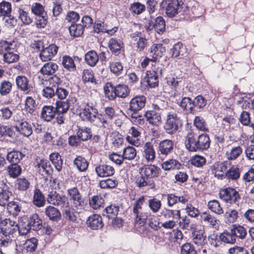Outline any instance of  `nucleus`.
Wrapping results in <instances>:
<instances>
[{
  "label": "nucleus",
  "mask_w": 254,
  "mask_h": 254,
  "mask_svg": "<svg viewBox=\"0 0 254 254\" xmlns=\"http://www.w3.org/2000/svg\"><path fill=\"white\" fill-rule=\"evenodd\" d=\"M210 143L209 137L206 134H201L195 138L192 133H189L186 137L185 146L190 151L206 150L209 147Z\"/></svg>",
  "instance_id": "nucleus-1"
},
{
  "label": "nucleus",
  "mask_w": 254,
  "mask_h": 254,
  "mask_svg": "<svg viewBox=\"0 0 254 254\" xmlns=\"http://www.w3.org/2000/svg\"><path fill=\"white\" fill-rule=\"evenodd\" d=\"M105 96L109 100H114L117 97L126 98L130 90L127 85L124 84H118L114 85L111 82H107L104 87Z\"/></svg>",
  "instance_id": "nucleus-2"
},
{
  "label": "nucleus",
  "mask_w": 254,
  "mask_h": 254,
  "mask_svg": "<svg viewBox=\"0 0 254 254\" xmlns=\"http://www.w3.org/2000/svg\"><path fill=\"white\" fill-rule=\"evenodd\" d=\"M145 197L142 196L138 198L133 205L132 216L135 223L139 226H144L150 216V213L145 211L142 208Z\"/></svg>",
  "instance_id": "nucleus-3"
},
{
  "label": "nucleus",
  "mask_w": 254,
  "mask_h": 254,
  "mask_svg": "<svg viewBox=\"0 0 254 254\" xmlns=\"http://www.w3.org/2000/svg\"><path fill=\"white\" fill-rule=\"evenodd\" d=\"M31 12L35 16V24L38 28H44L47 24L48 15L44 6L40 3L35 2L31 5Z\"/></svg>",
  "instance_id": "nucleus-4"
},
{
  "label": "nucleus",
  "mask_w": 254,
  "mask_h": 254,
  "mask_svg": "<svg viewBox=\"0 0 254 254\" xmlns=\"http://www.w3.org/2000/svg\"><path fill=\"white\" fill-rule=\"evenodd\" d=\"M81 23H72L68 30L71 36L79 37L84 32L85 28L90 27L93 23L92 18L88 15H84L81 19Z\"/></svg>",
  "instance_id": "nucleus-5"
},
{
  "label": "nucleus",
  "mask_w": 254,
  "mask_h": 254,
  "mask_svg": "<svg viewBox=\"0 0 254 254\" xmlns=\"http://www.w3.org/2000/svg\"><path fill=\"white\" fill-rule=\"evenodd\" d=\"M218 195L223 201L230 204H237L241 199L239 192L235 189L230 187L221 189Z\"/></svg>",
  "instance_id": "nucleus-6"
},
{
  "label": "nucleus",
  "mask_w": 254,
  "mask_h": 254,
  "mask_svg": "<svg viewBox=\"0 0 254 254\" xmlns=\"http://www.w3.org/2000/svg\"><path fill=\"white\" fill-rule=\"evenodd\" d=\"M68 197L64 194H60L57 191L52 190L47 196L48 203L53 206H58L61 209L68 204Z\"/></svg>",
  "instance_id": "nucleus-7"
},
{
  "label": "nucleus",
  "mask_w": 254,
  "mask_h": 254,
  "mask_svg": "<svg viewBox=\"0 0 254 254\" xmlns=\"http://www.w3.org/2000/svg\"><path fill=\"white\" fill-rule=\"evenodd\" d=\"M0 228L1 234L3 236L14 237L13 235H16L17 233L18 224L14 221L6 218L1 222Z\"/></svg>",
  "instance_id": "nucleus-8"
},
{
  "label": "nucleus",
  "mask_w": 254,
  "mask_h": 254,
  "mask_svg": "<svg viewBox=\"0 0 254 254\" xmlns=\"http://www.w3.org/2000/svg\"><path fill=\"white\" fill-rule=\"evenodd\" d=\"M38 244V240L32 238L26 241L23 246H16V254H34Z\"/></svg>",
  "instance_id": "nucleus-9"
},
{
  "label": "nucleus",
  "mask_w": 254,
  "mask_h": 254,
  "mask_svg": "<svg viewBox=\"0 0 254 254\" xmlns=\"http://www.w3.org/2000/svg\"><path fill=\"white\" fill-rule=\"evenodd\" d=\"M146 100V97L143 95L136 96L132 98L129 103L127 113H138L145 106Z\"/></svg>",
  "instance_id": "nucleus-10"
},
{
  "label": "nucleus",
  "mask_w": 254,
  "mask_h": 254,
  "mask_svg": "<svg viewBox=\"0 0 254 254\" xmlns=\"http://www.w3.org/2000/svg\"><path fill=\"white\" fill-rule=\"evenodd\" d=\"M230 163L227 161L216 162L211 167V171L215 178L219 180L225 178V175L228 166Z\"/></svg>",
  "instance_id": "nucleus-11"
},
{
  "label": "nucleus",
  "mask_w": 254,
  "mask_h": 254,
  "mask_svg": "<svg viewBox=\"0 0 254 254\" xmlns=\"http://www.w3.org/2000/svg\"><path fill=\"white\" fill-rule=\"evenodd\" d=\"M58 69V65L56 63L49 62L45 64L39 72L43 76H39V78L41 80V84L45 85V82H47V80H44V78H46L47 76L53 75Z\"/></svg>",
  "instance_id": "nucleus-12"
},
{
  "label": "nucleus",
  "mask_w": 254,
  "mask_h": 254,
  "mask_svg": "<svg viewBox=\"0 0 254 254\" xmlns=\"http://www.w3.org/2000/svg\"><path fill=\"white\" fill-rule=\"evenodd\" d=\"M99 114L98 110L96 108L87 104L80 113V116L83 120L94 123L95 122L98 121Z\"/></svg>",
  "instance_id": "nucleus-13"
},
{
  "label": "nucleus",
  "mask_w": 254,
  "mask_h": 254,
  "mask_svg": "<svg viewBox=\"0 0 254 254\" xmlns=\"http://www.w3.org/2000/svg\"><path fill=\"white\" fill-rule=\"evenodd\" d=\"M115 116V109L111 107H106L104 108V113L99 114L98 122L102 123L103 127H108Z\"/></svg>",
  "instance_id": "nucleus-14"
},
{
  "label": "nucleus",
  "mask_w": 254,
  "mask_h": 254,
  "mask_svg": "<svg viewBox=\"0 0 254 254\" xmlns=\"http://www.w3.org/2000/svg\"><path fill=\"white\" fill-rule=\"evenodd\" d=\"M131 43L136 51L142 52L147 45V40L140 32H135L130 35Z\"/></svg>",
  "instance_id": "nucleus-15"
},
{
  "label": "nucleus",
  "mask_w": 254,
  "mask_h": 254,
  "mask_svg": "<svg viewBox=\"0 0 254 254\" xmlns=\"http://www.w3.org/2000/svg\"><path fill=\"white\" fill-rule=\"evenodd\" d=\"M140 130V127H131L129 129V134L126 137L127 141L132 145L139 146L141 144V140L139 139L141 135Z\"/></svg>",
  "instance_id": "nucleus-16"
},
{
  "label": "nucleus",
  "mask_w": 254,
  "mask_h": 254,
  "mask_svg": "<svg viewBox=\"0 0 254 254\" xmlns=\"http://www.w3.org/2000/svg\"><path fill=\"white\" fill-rule=\"evenodd\" d=\"M59 47L55 44H51L41 51L40 58L43 62L50 61L57 53Z\"/></svg>",
  "instance_id": "nucleus-17"
},
{
  "label": "nucleus",
  "mask_w": 254,
  "mask_h": 254,
  "mask_svg": "<svg viewBox=\"0 0 254 254\" xmlns=\"http://www.w3.org/2000/svg\"><path fill=\"white\" fill-rule=\"evenodd\" d=\"M200 220L202 224L212 228H215L219 225V220L208 211L200 213Z\"/></svg>",
  "instance_id": "nucleus-18"
},
{
  "label": "nucleus",
  "mask_w": 254,
  "mask_h": 254,
  "mask_svg": "<svg viewBox=\"0 0 254 254\" xmlns=\"http://www.w3.org/2000/svg\"><path fill=\"white\" fill-rule=\"evenodd\" d=\"M61 210L62 211L64 217L67 220L75 222L77 218V214L79 213L75 208L70 206L69 200L68 201L67 205L63 207Z\"/></svg>",
  "instance_id": "nucleus-19"
},
{
  "label": "nucleus",
  "mask_w": 254,
  "mask_h": 254,
  "mask_svg": "<svg viewBox=\"0 0 254 254\" xmlns=\"http://www.w3.org/2000/svg\"><path fill=\"white\" fill-rule=\"evenodd\" d=\"M36 168L39 173L43 175H50L53 172V169L49 161L42 159L37 161Z\"/></svg>",
  "instance_id": "nucleus-20"
},
{
  "label": "nucleus",
  "mask_w": 254,
  "mask_h": 254,
  "mask_svg": "<svg viewBox=\"0 0 254 254\" xmlns=\"http://www.w3.org/2000/svg\"><path fill=\"white\" fill-rule=\"evenodd\" d=\"M15 129L21 135L27 137L30 136L33 133L31 124L26 120L21 123L16 124Z\"/></svg>",
  "instance_id": "nucleus-21"
},
{
  "label": "nucleus",
  "mask_w": 254,
  "mask_h": 254,
  "mask_svg": "<svg viewBox=\"0 0 254 254\" xmlns=\"http://www.w3.org/2000/svg\"><path fill=\"white\" fill-rule=\"evenodd\" d=\"M97 175L99 177H107L113 175L115 169L113 167L107 164H100L95 169Z\"/></svg>",
  "instance_id": "nucleus-22"
},
{
  "label": "nucleus",
  "mask_w": 254,
  "mask_h": 254,
  "mask_svg": "<svg viewBox=\"0 0 254 254\" xmlns=\"http://www.w3.org/2000/svg\"><path fill=\"white\" fill-rule=\"evenodd\" d=\"M108 47L113 54L118 56L123 51L124 43L119 39L112 38L109 41Z\"/></svg>",
  "instance_id": "nucleus-23"
},
{
  "label": "nucleus",
  "mask_w": 254,
  "mask_h": 254,
  "mask_svg": "<svg viewBox=\"0 0 254 254\" xmlns=\"http://www.w3.org/2000/svg\"><path fill=\"white\" fill-rule=\"evenodd\" d=\"M15 82L17 88L23 92L28 93L32 89L29 79L24 75L17 76Z\"/></svg>",
  "instance_id": "nucleus-24"
},
{
  "label": "nucleus",
  "mask_w": 254,
  "mask_h": 254,
  "mask_svg": "<svg viewBox=\"0 0 254 254\" xmlns=\"http://www.w3.org/2000/svg\"><path fill=\"white\" fill-rule=\"evenodd\" d=\"M87 226L93 230L101 229L103 226L102 217L96 214L90 216L86 222Z\"/></svg>",
  "instance_id": "nucleus-25"
},
{
  "label": "nucleus",
  "mask_w": 254,
  "mask_h": 254,
  "mask_svg": "<svg viewBox=\"0 0 254 254\" xmlns=\"http://www.w3.org/2000/svg\"><path fill=\"white\" fill-rule=\"evenodd\" d=\"M148 29L154 28L156 32L159 34H162L165 30V21L162 16H158L155 19L154 22H149L148 23Z\"/></svg>",
  "instance_id": "nucleus-26"
},
{
  "label": "nucleus",
  "mask_w": 254,
  "mask_h": 254,
  "mask_svg": "<svg viewBox=\"0 0 254 254\" xmlns=\"http://www.w3.org/2000/svg\"><path fill=\"white\" fill-rule=\"evenodd\" d=\"M0 189V206L5 208L6 205L9 202V198L12 193L6 184L2 183Z\"/></svg>",
  "instance_id": "nucleus-27"
},
{
  "label": "nucleus",
  "mask_w": 254,
  "mask_h": 254,
  "mask_svg": "<svg viewBox=\"0 0 254 254\" xmlns=\"http://www.w3.org/2000/svg\"><path fill=\"white\" fill-rule=\"evenodd\" d=\"M135 183L140 188L147 187L148 189H154L155 187L153 180L148 179L140 173L135 177Z\"/></svg>",
  "instance_id": "nucleus-28"
},
{
  "label": "nucleus",
  "mask_w": 254,
  "mask_h": 254,
  "mask_svg": "<svg viewBox=\"0 0 254 254\" xmlns=\"http://www.w3.org/2000/svg\"><path fill=\"white\" fill-rule=\"evenodd\" d=\"M143 155L148 162H152L155 159L156 153L153 145L149 142L145 143Z\"/></svg>",
  "instance_id": "nucleus-29"
},
{
  "label": "nucleus",
  "mask_w": 254,
  "mask_h": 254,
  "mask_svg": "<svg viewBox=\"0 0 254 254\" xmlns=\"http://www.w3.org/2000/svg\"><path fill=\"white\" fill-rule=\"evenodd\" d=\"M56 113L53 106L45 105L41 110V118L45 121L50 122L54 119Z\"/></svg>",
  "instance_id": "nucleus-30"
},
{
  "label": "nucleus",
  "mask_w": 254,
  "mask_h": 254,
  "mask_svg": "<svg viewBox=\"0 0 254 254\" xmlns=\"http://www.w3.org/2000/svg\"><path fill=\"white\" fill-rule=\"evenodd\" d=\"M165 52V48L162 44H153L150 48V53L152 62H155L158 58L161 57Z\"/></svg>",
  "instance_id": "nucleus-31"
},
{
  "label": "nucleus",
  "mask_w": 254,
  "mask_h": 254,
  "mask_svg": "<svg viewBox=\"0 0 254 254\" xmlns=\"http://www.w3.org/2000/svg\"><path fill=\"white\" fill-rule=\"evenodd\" d=\"M45 213L50 220L53 221L58 222L61 217L60 211L52 205H49L45 208Z\"/></svg>",
  "instance_id": "nucleus-32"
},
{
  "label": "nucleus",
  "mask_w": 254,
  "mask_h": 254,
  "mask_svg": "<svg viewBox=\"0 0 254 254\" xmlns=\"http://www.w3.org/2000/svg\"><path fill=\"white\" fill-rule=\"evenodd\" d=\"M144 116L149 123L153 126H158L161 122L160 114L155 110L147 111Z\"/></svg>",
  "instance_id": "nucleus-33"
},
{
  "label": "nucleus",
  "mask_w": 254,
  "mask_h": 254,
  "mask_svg": "<svg viewBox=\"0 0 254 254\" xmlns=\"http://www.w3.org/2000/svg\"><path fill=\"white\" fill-rule=\"evenodd\" d=\"M140 173L148 179L153 180L154 177L157 176L158 168L155 165H144L141 168Z\"/></svg>",
  "instance_id": "nucleus-34"
},
{
  "label": "nucleus",
  "mask_w": 254,
  "mask_h": 254,
  "mask_svg": "<svg viewBox=\"0 0 254 254\" xmlns=\"http://www.w3.org/2000/svg\"><path fill=\"white\" fill-rule=\"evenodd\" d=\"M145 79L148 85L151 88L155 87L158 85L159 79L157 73L154 70L147 71Z\"/></svg>",
  "instance_id": "nucleus-35"
},
{
  "label": "nucleus",
  "mask_w": 254,
  "mask_h": 254,
  "mask_svg": "<svg viewBox=\"0 0 254 254\" xmlns=\"http://www.w3.org/2000/svg\"><path fill=\"white\" fill-rule=\"evenodd\" d=\"M241 170L237 165H233L227 169L225 178L229 181H237L240 177Z\"/></svg>",
  "instance_id": "nucleus-36"
},
{
  "label": "nucleus",
  "mask_w": 254,
  "mask_h": 254,
  "mask_svg": "<svg viewBox=\"0 0 254 254\" xmlns=\"http://www.w3.org/2000/svg\"><path fill=\"white\" fill-rule=\"evenodd\" d=\"M14 39L8 38L5 40H2L0 42V54L3 53L14 50L15 47Z\"/></svg>",
  "instance_id": "nucleus-37"
},
{
  "label": "nucleus",
  "mask_w": 254,
  "mask_h": 254,
  "mask_svg": "<svg viewBox=\"0 0 254 254\" xmlns=\"http://www.w3.org/2000/svg\"><path fill=\"white\" fill-rule=\"evenodd\" d=\"M31 228L34 231H38L42 227V221L37 214H33L27 219Z\"/></svg>",
  "instance_id": "nucleus-38"
},
{
  "label": "nucleus",
  "mask_w": 254,
  "mask_h": 254,
  "mask_svg": "<svg viewBox=\"0 0 254 254\" xmlns=\"http://www.w3.org/2000/svg\"><path fill=\"white\" fill-rule=\"evenodd\" d=\"M46 200L44 195L39 189L34 190L33 203L38 207H41L45 204Z\"/></svg>",
  "instance_id": "nucleus-39"
},
{
  "label": "nucleus",
  "mask_w": 254,
  "mask_h": 254,
  "mask_svg": "<svg viewBox=\"0 0 254 254\" xmlns=\"http://www.w3.org/2000/svg\"><path fill=\"white\" fill-rule=\"evenodd\" d=\"M173 142L169 139H165L161 141L159 144V151L161 154L167 155L170 153L173 149Z\"/></svg>",
  "instance_id": "nucleus-40"
},
{
  "label": "nucleus",
  "mask_w": 254,
  "mask_h": 254,
  "mask_svg": "<svg viewBox=\"0 0 254 254\" xmlns=\"http://www.w3.org/2000/svg\"><path fill=\"white\" fill-rule=\"evenodd\" d=\"M85 61L88 65L94 67L99 61L98 55L95 51L90 50L85 55Z\"/></svg>",
  "instance_id": "nucleus-41"
},
{
  "label": "nucleus",
  "mask_w": 254,
  "mask_h": 254,
  "mask_svg": "<svg viewBox=\"0 0 254 254\" xmlns=\"http://www.w3.org/2000/svg\"><path fill=\"white\" fill-rule=\"evenodd\" d=\"M77 135L82 141L91 139L92 137L91 129L90 127H79L77 131Z\"/></svg>",
  "instance_id": "nucleus-42"
},
{
  "label": "nucleus",
  "mask_w": 254,
  "mask_h": 254,
  "mask_svg": "<svg viewBox=\"0 0 254 254\" xmlns=\"http://www.w3.org/2000/svg\"><path fill=\"white\" fill-rule=\"evenodd\" d=\"M119 207L116 204H111L104 210L103 215L109 219H114L117 216Z\"/></svg>",
  "instance_id": "nucleus-43"
},
{
  "label": "nucleus",
  "mask_w": 254,
  "mask_h": 254,
  "mask_svg": "<svg viewBox=\"0 0 254 254\" xmlns=\"http://www.w3.org/2000/svg\"><path fill=\"white\" fill-rule=\"evenodd\" d=\"M50 159L56 170L61 172L63 169V160L61 156L58 152H53L50 155Z\"/></svg>",
  "instance_id": "nucleus-44"
},
{
  "label": "nucleus",
  "mask_w": 254,
  "mask_h": 254,
  "mask_svg": "<svg viewBox=\"0 0 254 254\" xmlns=\"http://www.w3.org/2000/svg\"><path fill=\"white\" fill-rule=\"evenodd\" d=\"M191 238L192 241L198 246L205 245L207 241L206 236L202 231H194L192 233Z\"/></svg>",
  "instance_id": "nucleus-45"
},
{
  "label": "nucleus",
  "mask_w": 254,
  "mask_h": 254,
  "mask_svg": "<svg viewBox=\"0 0 254 254\" xmlns=\"http://www.w3.org/2000/svg\"><path fill=\"white\" fill-rule=\"evenodd\" d=\"M174 126L175 115L173 113L170 112L167 115L164 129L167 133L172 134L175 130Z\"/></svg>",
  "instance_id": "nucleus-46"
},
{
  "label": "nucleus",
  "mask_w": 254,
  "mask_h": 254,
  "mask_svg": "<svg viewBox=\"0 0 254 254\" xmlns=\"http://www.w3.org/2000/svg\"><path fill=\"white\" fill-rule=\"evenodd\" d=\"M161 6L165 7L166 14L169 17L175 16V1L174 0H165L161 3Z\"/></svg>",
  "instance_id": "nucleus-47"
},
{
  "label": "nucleus",
  "mask_w": 254,
  "mask_h": 254,
  "mask_svg": "<svg viewBox=\"0 0 254 254\" xmlns=\"http://www.w3.org/2000/svg\"><path fill=\"white\" fill-rule=\"evenodd\" d=\"M73 165L79 172H84L87 169L89 163L84 157L78 156L74 159Z\"/></svg>",
  "instance_id": "nucleus-48"
},
{
  "label": "nucleus",
  "mask_w": 254,
  "mask_h": 254,
  "mask_svg": "<svg viewBox=\"0 0 254 254\" xmlns=\"http://www.w3.org/2000/svg\"><path fill=\"white\" fill-rule=\"evenodd\" d=\"M5 207L7 212L14 217H16L21 211V206L18 202L11 201L9 202Z\"/></svg>",
  "instance_id": "nucleus-49"
},
{
  "label": "nucleus",
  "mask_w": 254,
  "mask_h": 254,
  "mask_svg": "<svg viewBox=\"0 0 254 254\" xmlns=\"http://www.w3.org/2000/svg\"><path fill=\"white\" fill-rule=\"evenodd\" d=\"M220 239L223 242L228 244H234L236 241L234 233L232 229L230 231H226L219 236Z\"/></svg>",
  "instance_id": "nucleus-50"
},
{
  "label": "nucleus",
  "mask_w": 254,
  "mask_h": 254,
  "mask_svg": "<svg viewBox=\"0 0 254 254\" xmlns=\"http://www.w3.org/2000/svg\"><path fill=\"white\" fill-rule=\"evenodd\" d=\"M24 155L19 151H12L7 154V160L11 164H18L24 157Z\"/></svg>",
  "instance_id": "nucleus-51"
},
{
  "label": "nucleus",
  "mask_w": 254,
  "mask_h": 254,
  "mask_svg": "<svg viewBox=\"0 0 254 254\" xmlns=\"http://www.w3.org/2000/svg\"><path fill=\"white\" fill-rule=\"evenodd\" d=\"M15 126H0V135L7 136L12 138H15L16 137L15 132Z\"/></svg>",
  "instance_id": "nucleus-52"
},
{
  "label": "nucleus",
  "mask_w": 254,
  "mask_h": 254,
  "mask_svg": "<svg viewBox=\"0 0 254 254\" xmlns=\"http://www.w3.org/2000/svg\"><path fill=\"white\" fill-rule=\"evenodd\" d=\"M208 207L212 212L216 214L221 215L224 213L223 209L217 200L213 199L209 201Z\"/></svg>",
  "instance_id": "nucleus-53"
},
{
  "label": "nucleus",
  "mask_w": 254,
  "mask_h": 254,
  "mask_svg": "<svg viewBox=\"0 0 254 254\" xmlns=\"http://www.w3.org/2000/svg\"><path fill=\"white\" fill-rule=\"evenodd\" d=\"M62 64L64 68L68 71H72L76 69V65L74 60L69 56H64L63 57Z\"/></svg>",
  "instance_id": "nucleus-54"
},
{
  "label": "nucleus",
  "mask_w": 254,
  "mask_h": 254,
  "mask_svg": "<svg viewBox=\"0 0 254 254\" xmlns=\"http://www.w3.org/2000/svg\"><path fill=\"white\" fill-rule=\"evenodd\" d=\"M94 31L97 33L100 32L107 33L109 34L113 35L118 30L117 27H114L111 29H107L104 27V23L102 22H98L95 24L94 25Z\"/></svg>",
  "instance_id": "nucleus-55"
},
{
  "label": "nucleus",
  "mask_w": 254,
  "mask_h": 254,
  "mask_svg": "<svg viewBox=\"0 0 254 254\" xmlns=\"http://www.w3.org/2000/svg\"><path fill=\"white\" fill-rule=\"evenodd\" d=\"M238 216L239 213L237 210L230 208L226 212L224 218L226 223H233L237 221Z\"/></svg>",
  "instance_id": "nucleus-56"
},
{
  "label": "nucleus",
  "mask_w": 254,
  "mask_h": 254,
  "mask_svg": "<svg viewBox=\"0 0 254 254\" xmlns=\"http://www.w3.org/2000/svg\"><path fill=\"white\" fill-rule=\"evenodd\" d=\"M89 205L94 209H99L104 203V199L100 195H94L89 198Z\"/></svg>",
  "instance_id": "nucleus-57"
},
{
  "label": "nucleus",
  "mask_w": 254,
  "mask_h": 254,
  "mask_svg": "<svg viewBox=\"0 0 254 254\" xmlns=\"http://www.w3.org/2000/svg\"><path fill=\"white\" fill-rule=\"evenodd\" d=\"M130 120L134 124L138 126H142L144 125L145 120L142 115H139L138 113H127Z\"/></svg>",
  "instance_id": "nucleus-58"
},
{
  "label": "nucleus",
  "mask_w": 254,
  "mask_h": 254,
  "mask_svg": "<svg viewBox=\"0 0 254 254\" xmlns=\"http://www.w3.org/2000/svg\"><path fill=\"white\" fill-rule=\"evenodd\" d=\"M136 150L132 146H128L123 150V156L125 160H132L136 156Z\"/></svg>",
  "instance_id": "nucleus-59"
},
{
  "label": "nucleus",
  "mask_w": 254,
  "mask_h": 254,
  "mask_svg": "<svg viewBox=\"0 0 254 254\" xmlns=\"http://www.w3.org/2000/svg\"><path fill=\"white\" fill-rule=\"evenodd\" d=\"M243 152L241 146H237L232 147L231 150L226 153L227 159L229 160L236 159Z\"/></svg>",
  "instance_id": "nucleus-60"
},
{
  "label": "nucleus",
  "mask_w": 254,
  "mask_h": 254,
  "mask_svg": "<svg viewBox=\"0 0 254 254\" xmlns=\"http://www.w3.org/2000/svg\"><path fill=\"white\" fill-rule=\"evenodd\" d=\"M11 12V4L10 2L3 1L0 2V16L2 18L10 15Z\"/></svg>",
  "instance_id": "nucleus-61"
},
{
  "label": "nucleus",
  "mask_w": 254,
  "mask_h": 254,
  "mask_svg": "<svg viewBox=\"0 0 254 254\" xmlns=\"http://www.w3.org/2000/svg\"><path fill=\"white\" fill-rule=\"evenodd\" d=\"M36 106L35 100L32 97L27 96L25 101L26 111L30 114H32L35 111Z\"/></svg>",
  "instance_id": "nucleus-62"
},
{
  "label": "nucleus",
  "mask_w": 254,
  "mask_h": 254,
  "mask_svg": "<svg viewBox=\"0 0 254 254\" xmlns=\"http://www.w3.org/2000/svg\"><path fill=\"white\" fill-rule=\"evenodd\" d=\"M29 180L25 178H18L15 182V187L19 190H26L30 186Z\"/></svg>",
  "instance_id": "nucleus-63"
},
{
  "label": "nucleus",
  "mask_w": 254,
  "mask_h": 254,
  "mask_svg": "<svg viewBox=\"0 0 254 254\" xmlns=\"http://www.w3.org/2000/svg\"><path fill=\"white\" fill-rule=\"evenodd\" d=\"M176 6V14H179L180 16L187 14L189 11V7L186 3L182 0H177Z\"/></svg>",
  "instance_id": "nucleus-64"
}]
</instances>
